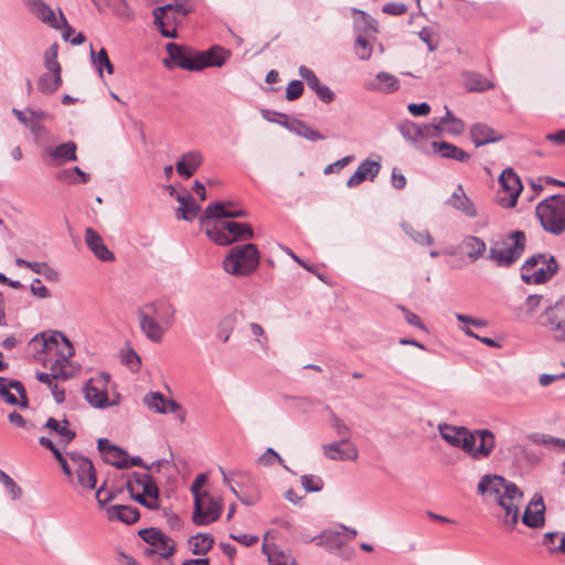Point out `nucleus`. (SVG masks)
I'll list each match as a JSON object with an SVG mask.
<instances>
[{
  "instance_id": "obj_1",
  "label": "nucleus",
  "mask_w": 565,
  "mask_h": 565,
  "mask_svg": "<svg viewBox=\"0 0 565 565\" xmlns=\"http://www.w3.org/2000/svg\"><path fill=\"white\" fill-rule=\"evenodd\" d=\"M31 344L35 348L42 347L41 350L45 353L43 365L49 369V372H36V380L50 387L56 403H63L65 390L55 381H66L75 374V366L70 361L75 353L71 341L62 332H54L50 337L44 333L41 338L34 337Z\"/></svg>"
},
{
  "instance_id": "obj_2",
  "label": "nucleus",
  "mask_w": 565,
  "mask_h": 565,
  "mask_svg": "<svg viewBox=\"0 0 565 565\" xmlns=\"http://www.w3.org/2000/svg\"><path fill=\"white\" fill-rule=\"evenodd\" d=\"M438 429L445 441L462 449L477 460L488 458L495 447L494 434L488 429H478L472 433L467 427L449 424H440Z\"/></svg>"
},
{
  "instance_id": "obj_3",
  "label": "nucleus",
  "mask_w": 565,
  "mask_h": 565,
  "mask_svg": "<svg viewBox=\"0 0 565 565\" xmlns=\"http://www.w3.org/2000/svg\"><path fill=\"white\" fill-rule=\"evenodd\" d=\"M137 317L145 337L160 343L175 322L177 308L170 300L161 298L145 305L138 310Z\"/></svg>"
},
{
  "instance_id": "obj_4",
  "label": "nucleus",
  "mask_w": 565,
  "mask_h": 565,
  "mask_svg": "<svg viewBox=\"0 0 565 565\" xmlns=\"http://www.w3.org/2000/svg\"><path fill=\"white\" fill-rule=\"evenodd\" d=\"M478 492L493 497L504 511V522L511 525L516 524L519 518L518 503L523 497L516 484L498 475H486L479 481Z\"/></svg>"
},
{
  "instance_id": "obj_5",
  "label": "nucleus",
  "mask_w": 565,
  "mask_h": 565,
  "mask_svg": "<svg viewBox=\"0 0 565 565\" xmlns=\"http://www.w3.org/2000/svg\"><path fill=\"white\" fill-rule=\"evenodd\" d=\"M39 444L54 455L66 476L76 475L77 482L82 488L90 490L96 487L95 468L88 458L78 452H68V459L65 458L60 448L47 437H40Z\"/></svg>"
},
{
  "instance_id": "obj_6",
  "label": "nucleus",
  "mask_w": 565,
  "mask_h": 565,
  "mask_svg": "<svg viewBox=\"0 0 565 565\" xmlns=\"http://www.w3.org/2000/svg\"><path fill=\"white\" fill-rule=\"evenodd\" d=\"M525 243L524 232H511L505 237L491 243L488 258L499 267H511L524 253Z\"/></svg>"
},
{
  "instance_id": "obj_7",
  "label": "nucleus",
  "mask_w": 565,
  "mask_h": 565,
  "mask_svg": "<svg viewBox=\"0 0 565 565\" xmlns=\"http://www.w3.org/2000/svg\"><path fill=\"white\" fill-rule=\"evenodd\" d=\"M260 254L253 243L233 246L223 260L224 270L236 277L253 274L259 266Z\"/></svg>"
},
{
  "instance_id": "obj_8",
  "label": "nucleus",
  "mask_w": 565,
  "mask_h": 565,
  "mask_svg": "<svg viewBox=\"0 0 565 565\" xmlns=\"http://www.w3.org/2000/svg\"><path fill=\"white\" fill-rule=\"evenodd\" d=\"M193 11V4L186 0L153 9V23L162 36L175 39L178 36L177 26L181 19Z\"/></svg>"
},
{
  "instance_id": "obj_9",
  "label": "nucleus",
  "mask_w": 565,
  "mask_h": 565,
  "mask_svg": "<svg viewBox=\"0 0 565 565\" xmlns=\"http://www.w3.org/2000/svg\"><path fill=\"white\" fill-rule=\"evenodd\" d=\"M535 214L542 227L554 235L565 232V195L555 194L541 201Z\"/></svg>"
},
{
  "instance_id": "obj_10",
  "label": "nucleus",
  "mask_w": 565,
  "mask_h": 565,
  "mask_svg": "<svg viewBox=\"0 0 565 565\" xmlns=\"http://www.w3.org/2000/svg\"><path fill=\"white\" fill-rule=\"evenodd\" d=\"M207 237L217 245L227 246L234 242L248 241L254 237L250 224L235 221H221L206 227Z\"/></svg>"
},
{
  "instance_id": "obj_11",
  "label": "nucleus",
  "mask_w": 565,
  "mask_h": 565,
  "mask_svg": "<svg viewBox=\"0 0 565 565\" xmlns=\"http://www.w3.org/2000/svg\"><path fill=\"white\" fill-rule=\"evenodd\" d=\"M558 265L554 256L536 254L529 257L521 267V278L526 284H543L557 273Z\"/></svg>"
},
{
  "instance_id": "obj_12",
  "label": "nucleus",
  "mask_w": 565,
  "mask_h": 565,
  "mask_svg": "<svg viewBox=\"0 0 565 565\" xmlns=\"http://www.w3.org/2000/svg\"><path fill=\"white\" fill-rule=\"evenodd\" d=\"M127 490L137 502L148 509L156 510L159 508L158 486L150 475L132 472L127 480Z\"/></svg>"
},
{
  "instance_id": "obj_13",
  "label": "nucleus",
  "mask_w": 565,
  "mask_h": 565,
  "mask_svg": "<svg viewBox=\"0 0 565 565\" xmlns=\"http://www.w3.org/2000/svg\"><path fill=\"white\" fill-rule=\"evenodd\" d=\"M358 532H320L318 535L306 539L331 554L339 555L343 559H350L354 553L349 542L353 541Z\"/></svg>"
},
{
  "instance_id": "obj_14",
  "label": "nucleus",
  "mask_w": 565,
  "mask_h": 565,
  "mask_svg": "<svg viewBox=\"0 0 565 565\" xmlns=\"http://www.w3.org/2000/svg\"><path fill=\"white\" fill-rule=\"evenodd\" d=\"M58 45L52 44L44 53V65L46 73L40 76L38 81V89L45 95L55 93L62 85V67L57 61Z\"/></svg>"
},
{
  "instance_id": "obj_15",
  "label": "nucleus",
  "mask_w": 565,
  "mask_h": 565,
  "mask_svg": "<svg viewBox=\"0 0 565 565\" xmlns=\"http://www.w3.org/2000/svg\"><path fill=\"white\" fill-rule=\"evenodd\" d=\"M222 505L218 499L203 492L202 497L196 495L192 519L195 525L205 526L218 519Z\"/></svg>"
},
{
  "instance_id": "obj_16",
  "label": "nucleus",
  "mask_w": 565,
  "mask_h": 565,
  "mask_svg": "<svg viewBox=\"0 0 565 565\" xmlns=\"http://www.w3.org/2000/svg\"><path fill=\"white\" fill-rule=\"evenodd\" d=\"M542 327L556 341H565V300L557 301L540 317Z\"/></svg>"
},
{
  "instance_id": "obj_17",
  "label": "nucleus",
  "mask_w": 565,
  "mask_h": 565,
  "mask_svg": "<svg viewBox=\"0 0 565 565\" xmlns=\"http://www.w3.org/2000/svg\"><path fill=\"white\" fill-rule=\"evenodd\" d=\"M499 183L501 186L498 194L499 203L503 207H514L523 189L519 175L512 169H505L499 178Z\"/></svg>"
},
{
  "instance_id": "obj_18",
  "label": "nucleus",
  "mask_w": 565,
  "mask_h": 565,
  "mask_svg": "<svg viewBox=\"0 0 565 565\" xmlns=\"http://www.w3.org/2000/svg\"><path fill=\"white\" fill-rule=\"evenodd\" d=\"M139 536L149 544L145 548L143 555L150 557L158 554L161 558H169L175 552L174 541L164 534V532H138Z\"/></svg>"
},
{
  "instance_id": "obj_19",
  "label": "nucleus",
  "mask_w": 565,
  "mask_h": 565,
  "mask_svg": "<svg viewBox=\"0 0 565 565\" xmlns=\"http://www.w3.org/2000/svg\"><path fill=\"white\" fill-rule=\"evenodd\" d=\"M108 382L109 375L106 373H99L86 383L84 388L85 398L92 406L105 408L113 405V403L109 402L107 394Z\"/></svg>"
},
{
  "instance_id": "obj_20",
  "label": "nucleus",
  "mask_w": 565,
  "mask_h": 565,
  "mask_svg": "<svg viewBox=\"0 0 565 565\" xmlns=\"http://www.w3.org/2000/svg\"><path fill=\"white\" fill-rule=\"evenodd\" d=\"M166 49L170 60L180 68L188 71L201 70L200 62L198 61L199 52L173 42L168 43Z\"/></svg>"
},
{
  "instance_id": "obj_21",
  "label": "nucleus",
  "mask_w": 565,
  "mask_h": 565,
  "mask_svg": "<svg viewBox=\"0 0 565 565\" xmlns=\"http://www.w3.org/2000/svg\"><path fill=\"white\" fill-rule=\"evenodd\" d=\"M247 216V211L232 201L215 202L207 205L201 216L202 225L207 226L210 218H235Z\"/></svg>"
},
{
  "instance_id": "obj_22",
  "label": "nucleus",
  "mask_w": 565,
  "mask_h": 565,
  "mask_svg": "<svg viewBox=\"0 0 565 565\" xmlns=\"http://www.w3.org/2000/svg\"><path fill=\"white\" fill-rule=\"evenodd\" d=\"M143 402L149 408L154 409L157 413H177V418L181 423L185 420V412L181 409L180 404L173 399L164 398V396L159 392H151L147 394Z\"/></svg>"
},
{
  "instance_id": "obj_23",
  "label": "nucleus",
  "mask_w": 565,
  "mask_h": 565,
  "mask_svg": "<svg viewBox=\"0 0 565 565\" xmlns=\"http://www.w3.org/2000/svg\"><path fill=\"white\" fill-rule=\"evenodd\" d=\"M0 399L11 405L18 404L21 407L28 406L24 386L19 381H9L4 377H0Z\"/></svg>"
},
{
  "instance_id": "obj_24",
  "label": "nucleus",
  "mask_w": 565,
  "mask_h": 565,
  "mask_svg": "<svg viewBox=\"0 0 565 565\" xmlns=\"http://www.w3.org/2000/svg\"><path fill=\"white\" fill-rule=\"evenodd\" d=\"M77 146L74 141H66L56 147H49L45 149L47 156L46 163L49 166H62L71 161H76Z\"/></svg>"
},
{
  "instance_id": "obj_25",
  "label": "nucleus",
  "mask_w": 565,
  "mask_h": 565,
  "mask_svg": "<svg viewBox=\"0 0 565 565\" xmlns=\"http://www.w3.org/2000/svg\"><path fill=\"white\" fill-rule=\"evenodd\" d=\"M398 130L404 138L412 141H417L420 138L440 136L439 125L434 124L418 126L412 121L406 120L398 126Z\"/></svg>"
},
{
  "instance_id": "obj_26",
  "label": "nucleus",
  "mask_w": 565,
  "mask_h": 565,
  "mask_svg": "<svg viewBox=\"0 0 565 565\" xmlns=\"http://www.w3.org/2000/svg\"><path fill=\"white\" fill-rule=\"evenodd\" d=\"M323 455L331 460H356L359 451L356 447L351 443L334 441L322 446Z\"/></svg>"
},
{
  "instance_id": "obj_27",
  "label": "nucleus",
  "mask_w": 565,
  "mask_h": 565,
  "mask_svg": "<svg viewBox=\"0 0 565 565\" xmlns=\"http://www.w3.org/2000/svg\"><path fill=\"white\" fill-rule=\"evenodd\" d=\"M545 504L541 494H535L527 504L522 522L529 527H541L544 524Z\"/></svg>"
},
{
  "instance_id": "obj_28",
  "label": "nucleus",
  "mask_w": 565,
  "mask_h": 565,
  "mask_svg": "<svg viewBox=\"0 0 565 565\" xmlns=\"http://www.w3.org/2000/svg\"><path fill=\"white\" fill-rule=\"evenodd\" d=\"M276 532H265L263 541V553L267 556L269 565H288L290 555L275 543Z\"/></svg>"
},
{
  "instance_id": "obj_29",
  "label": "nucleus",
  "mask_w": 565,
  "mask_h": 565,
  "mask_svg": "<svg viewBox=\"0 0 565 565\" xmlns=\"http://www.w3.org/2000/svg\"><path fill=\"white\" fill-rule=\"evenodd\" d=\"M97 448L104 456V460L107 463L119 469H127V463L125 461L127 459V452L124 449L111 445L106 438H99L97 440Z\"/></svg>"
},
{
  "instance_id": "obj_30",
  "label": "nucleus",
  "mask_w": 565,
  "mask_h": 565,
  "mask_svg": "<svg viewBox=\"0 0 565 565\" xmlns=\"http://www.w3.org/2000/svg\"><path fill=\"white\" fill-rule=\"evenodd\" d=\"M299 75L307 82L308 86L317 94L320 100L327 104L334 100V93L327 85L320 83L312 70L301 65L299 67Z\"/></svg>"
},
{
  "instance_id": "obj_31",
  "label": "nucleus",
  "mask_w": 565,
  "mask_h": 565,
  "mask_svg": "<svg viewBox=\"0 0 565 565\" xmlns=\"http://www.w3.org/2000/svg\"><path fill=\"white\" fill-rule=\"evenodd\" d=\"M279 117L282 120H278L277 122L285 126L289 131H291L300 137H303L310 141H318V140L324 139V136L322 134H320L318 130L313 129L312 127H310L302 120H298V119L290 120L287 117V115H285V114H279Z\"/></svg>"
},
{
  "instance_id": "obj_32",
  "label": "nucleus",
  "mask_w": 565,
  "mask_h": 565,
  "mask_svg": "<svg viewBox=\"0 0 565 565\" xmlns=\"http://www.w3.org/2000/svg\"><path fill=\"white\" fill-rule=\"evenodd\" d=\"M85 243L99 260L111 262L115 259L114 253L108 249L102 236L92 227L85 230Z\"/></svg>"
},
{
  "instance_id": "obj_33",
  "label": "nucleus",
  "mask_w": 565,
  "mask_h": 565,
  "mask_svg": "<svg viewBox=\"0 0 565 565\" xmlns=\"http://www.w3.org/2000/svg\"><path fill=\"white\" fill-rule=\"evenodd\" d=\"M24 2L30 12L41 22L56 30L61 28V23L57 20L54 10L51 9L43 0H24Z\"/></svg>"
},
{
  "instance_id": "obj_34",
  "label": "nucleus",
  "mask_w": 565,
  "mask_h": 565,
  "mask_svg": "<svg viewBox=\"0 0 565 565\" xmlns=\"http://www.w3.org/2000/svg\"><path fill=\"white\" fill-rule=\"evenodd\" d=\"M470 136L476 147H481L503 139V136L500 132L482 122L475 124L470 128Z\"/></svg>"
},
{
  "instance_id": "obj_35",
  "label": "nucleus",
  "mask_w": 565,
  "mask_h": 565,
  "mask_svg": "<svg viewBox=\"0 0 565 565\" xmlns=\"http://www.w3.org/2000/svg\"><path fill=\"white\" fill-rule=\"evenodd\" d=\"M44 428L49 429L51 433H55L60 437L58 445L62 447H66L76 437L75 430L71 428V423L66 418L58 420L50 417Z\"/></svg>"
},
{
  "instance_id": "obj_36",
  "label": "nucleus",
  "mask_w": 565,
  "mask_h": 565,
  "mask_svg": "<svg viewBox=\"0 0 565 565\" xmlns=\"http://www.w3.org/2000/svg\"><path fill=\"white\" fill-rule=\"evenodd\" d=\"M380 163L372 160H364L360 163L356 171L349 178L347 185L349 188H355L360 185L367 178L373 180L380 172Z\"/></svg>"
},
{
  "instance_id": "obj_37",
  "label": "nucleus",
  "mask_w": 565,
  "mask_h": 565,
  "mask_svg": "<svg viewBox=\"0 0 565 565\" xmlns=\"http://www.w3.org/2000/svg\"><path fill=\"white\" fill-rule=\"evenodd\" d=\"M365 88L388 94L399 88V81L392 74L380 72L374 79L365 83Z\"/></svg>"
},
{
  "instance_id": "obj_38",
  "label": "nucleus",
  "mask_w": 565,
  "mask_h": 565,
  "mask_svg": "<svg viewBox=\"0 0 565 565\" xmlns=\"http://www.w3.org/2000/svg\"><path fill=\"white\" fill-rule=\"evenodd\" d=\"M202 162L203 156L200 151H190L181 157L175 164V169L180 175L188 179L194 174Z\"/></svg>"
},
{
  "instance_id": "obj_39",
  "label": "nucleus",
  "mask_w": 565,
  "mask_h": 565,
  "mask_svg": "<svg viewBox=\"0 0 565 565\" xmlns=\"http://www.w3.org/2000/svg\"><path fill=\"white\" fill-rule=\"evenodd\" d=\"M177 201L180 203L175 211L177 218L192 221L196 217L201 207L190 193L177 194Z\"/></svg>"
},
{
  "instance_id": "obj_40",
  "label": "nucleus",
  "mask_w": 565,
  "mask_h": 565,
  "mask_svg": "<svg viewBox=\"0 0 565 565\" xmlns=\"http://www.w3.org/2000/svg\"><path fill=\"white\" fill-rule=\"evenodd\" d=\"M430 146L435 152L440 154L441 158L454 159L460 162H466L470 158V154L467 151L446 141H433Z\"/></svg>"
},
{
  "instance_id": "obj_41",
  "label": "nucleus",
  "mask_w": 565,
  "mask_h": 565,
  "mask_svg": "<svg viewBox=\"0 0 565 565\" xmlns=\"http://www.w3.org/2000/svg\"><path fill=\"white\" fill-rule=\"evenodd\" d=\"M228 51L214 46L205 52L198 53V61L200 62L201 70L209 66H222L228 57Z\"/></svg>"
},
{
  "instance_id": "obj_42",
  "label": "nucleus",
  "mask_w": 565,
  "mask_h": 565,
  "mask_svg": "<svg viewBox=\"0 0 565 565\" xmlns=\"http://www.w3.org/2000/svg\"><path fill=\"white\" fill-rule=\"evenodd\" d=\"M449 204L454 209L462 212L468 217L477 216V209L471 200L466 195L461 185H458L456 191L452 193L451 198L449 199Z\"/></svg>"
},
{
  "instance_id": "obj_43",
  "label": "nucleus",
  "mask_w": 565,
  "mask_h": 565,
  "mask_svg": "<svg viewBox=\"0 0 565 565\" xmlns=\"http://www.w3.org/2000/svg\"><path fill=\"white\" fill-rule=\"evenodd\" d=\"M139 516L138 509L131 505H113L107 510L109 520H118L127 525L134 524Z\"/></svg>"
},
{
  "instance_id": "obj_44",
  "label": "nucleus",
  "mask_w": 565,
  "mask_h": 565,
  "mask_svg": "<svg viewBox=\"0 0 565 565\" xmlns=\"http://www.w3.org/2000/svg\"><path fill=\"white\" fill-rule=\"evenodd\" d=\"M213 544L214 539L209 533L198 532L189 539V548L195 555L206 554Z\"/></svg>"
},
{
  "instance_id": "obj_45",
  "label": "nucleus",
  "mask_w": 565,
  "mask_h": 565,
  "mask_svg": "<svg viewBox=\"0 0 565 565\" xmlns=\"http://www.w3.org/2000/svg\"><path fill=\"white\" fill-rule=\"evenodd\" d=\"M446 108V114L444 117L440 118V120L436 124L439 125L440 134L443 131H447L450 135H461L465 130V124L461 119L455 117V115Z\"/></svg>"
},
{
  "instance_id": "obj_46",
  "label": "nucleus",
  "mask_w": 565,
  "mask_h": 565,
  "mask_svg": "<svg viewBox=\"0 0 565 565\" xmlns=\"http://www.w3.org/2000/svg\"><path fill=\"white\" fill-rule=\"evenodd\" d=\"M463 248L471 262L481 258L487 250L486 242L477 236H468L463 239Z\"/></svg>"
},
{
  "instance_id": "obj_47",
  "label": "nucleus",
  "mask_w": 565,
  "mask_h": 565,
  "mask_svg": "<svg viewBox=\"0 0 565 565\" xmlns=\"http://www.w3.org/2000/svg\"><path fill=\"white\" fill-rule=\"evenodd\" d=\"M90 57L92 63L100 77H103L104 68L109 75L114 74L115 67L108 57L107 51L104 47H102L97 53L90 49Z\"/></svg>"
},
{
  "instance_id": "obj_48",
  "label": "nucleus",
  "mask_w": 565,
  "mask_h": 565,
  "mask_svg": "<svg viewBox=\"0 0 565 565\" xmlns=\"http://www.w3.org/2000/svg\"><path fill=\"white\" fill-rule=\"evenodd\" d=\"M236 313L232 312L223 317L217 324L216 337L223 342H227L236 324Z\"/></svg>"
},
{
  "instance_id": "obj_49",
  "label": "nucleus",
  "mask_w": 565,
  "mask_h": 565,
  "mask_svg": "<svg viewBox=\"0 0 565 565\" xmlns=\"http://www.w3.org/2000/svg\"><path fill=\"white\" fill-rule=\"evenodd\" d=\"M466 88L469 92H484L493 88V83L489 82L486 77L478 73H471L466 76Z\"/></svg>"
},
{
  "instance_id": "obj_50",
  "label": "nucleus",
  "mask_w": 565,
  "mask_h": 565,
  "mask_svg": "<svg viewBox=\"0 0 565 565\" xmlns=\"http://www.w3.org/2000/svg\"><path fill=\"white\" fill-rule=\"evenodd\" d=\"M0 482L4 486L6 490L11 495L12 500L20 499L22 495V489L17 482L3 470L0 469Z\"/></svg>"
},
{
  "instance_id": "obj_51",
  "label": "nucleus",
  "mask_w": 565,
  "mask_h": 565,
  "mask_svg": "<svg viewBox=\"0 0 565 565\" xmlns=\"http://www.w3.org/2000/svg\"><path fill=\"white\" fill-rule=\"evenodd\" d=\"M302 488L307 492H319L323 488V480L316 475H303L300 478Z\"/></svg>"
},
{
  "instance_id": "obj_52",
  "label": "nucleus",
  "mask_w": 565,
  "mask_h": 565,
  "mask_svg": "<svg viewBox=\"0 0 565 565\" xmlns=\"http://www.w3.org/2000/svg\"><path fill=\"white\" fill-rule=\"evenodd\" d=\"M354 51L360 60L365 61L371 57L373 47L370 41H367L364 36L359 35L355 40Z\"/></svg>"
},
{
  "instance_id": "obj_53",
  "label": "nucleus",
  "mask_w": 565,
  "mask_h": 565,
  "mask_svg": "<svg viewBox=\"0 0 565 565\" xmlns=\"http://www.w3.org/2000/svg\"><path fill=\"white\" fill-rule=\"evenodd\" d=\"M332 427L335 429V433L341 437V443L348 444V441H350V427L345 425L343 420L337 417L335 415L332 416Z\"/></svg>"
},
{
  "instance_id": "obj_54",
  "label": "nucleus",
  "mask_w": 565,
  "mask_h": 565,
  "mask_svg": "<svg viewBox=\"0 0 565 565\" xmlns=\"http://www.w3.org/2000/svg\"><path fill=\"white\" fill-rule=\"evenodd\" d=\"M303 93V84L301 81H291L286 88V98L288 100L298 99Z\"/></svg>"
},
{
  "instance_id": "obj_55",
  "label": "nucleus",
  "mask_w": 565,
  "mask_h": 565,
  "mask_svg": "<svg viewBox=\"0 0 565 565\" xmlns=\"http://www.w3.org/2000/svg\"><path fill=\"white\" fill-rule=\"evenodd\" d=\"M407 10V6L403 2H388L382 8L383 13L394 17L403 15Z\"/></svg>"
},
{
  "instance_id": "obj_56",
  "label": "nucleus",
  "mask_w": 565,
  "mask_h": 565,
  "mask_svg": "<svg viewBox=\"0 0 565 565\" xmlns=\"http://www.w3.org/2000/svg\"><path fill=\"white\" fill-rule=\"evenodd\" d=\"M231 539L244 546H252L259 540L257 535H254L249 532H234L231 534Z\"/></svg>"
},
{
  "instance_id": "obj_57",
  "label": "nucleus",
  "mask_w": 565,
  "mask_h": 565,
  "mask_svg": "<svg viewBox=\"0 0 565 565\" xmlns=\"http://www.w3.org/2000/svg\"><path fill=\"white\" fill-rule=\"evenodd\" d=\"M30 289L32 295L36 298L46 299L51 297L49 289L42 284V281L39 278L33 279Z\"/></svg>"
},
{
  "instance_id": "obj_58",
  "label": "nucleus",
  "mask_w": 565,
  "mask_h": 565,
  "mask_svg": "<svg viewBox=\"0 0 565 565\" xmlns=\"http://www.w3.org/2000/svg\"><path fill=\"white\" fill-rule=\"evenodd\" d=\"M259 461L265 466H270L275 461H278L284 468L288 469L287 466L284 465L281 457L273 448H268L259 458Z\"/></svg>"
},
{
  "instance_id": "obj_59",
  "label": "nucleus",
  "mask_w": 565,
  "mask_h": 565,
  "mask_svg": "<svg viewBox=\"0 0 565 565\" xmlns=\"http://www.w3.org/2000/svg\"><path fill=\"white\" fill-rule=\"evenodd\" d=\"M399 309L402 310L407 323H409L420 330H426L422 319L416 313L412 312L411 310H408L406 307H403V306H401Z\"/></svg>"
},
{
  "instance_id": "obj_60",
  "label": "nucleus",
  "mask_w": 565,
  "mask_h": 565,
  "mask_svg": "<svg viewBox=\"0 0 565 565\" xmlns=\"http://www.w3.org/2000/svg\"><path fill=\"white\" fill-rule=\"evenodd\" d=\"M115 553V561L117 565H140L132 556L125 553L120 547H117Z\"/></svg>"
},
{
  "instance_id": "obj_61",
  "label": "nucleus",
  "mask_w": 565,
  "mask_h": 565,
  "mask_svg": "<svg viewBox=\"0 0 565 565\" xmlns=\"http://www.w3.org/2000/svg\"><path fill=\"white\" fill-rule=\"evenodd\" d=\"M28 111L30 113V115L32 117H34L32 119V121L30 122L29 128L35 135H38L39 132L44 130V127L40 124V120L44 117V113L43 111H35V110H31V109H29Z\"/></svg>"
},
{
  "instance_id": "obj_62",
  "label": "nucleus",
  "mask_w": 565,
  "mask_h": 565,
  "mask_svg": "<svg viewBox=\"0 0 565 565\" xmlns=\"http://www.w3.org/2000/svg\"><path fill=\"white\" fill-rule=\"evenodd\" d=\"M207 481V478L205 475L203 473H200L195 477L192 486H191V491L194 495V500L196 499V495L199 497H202L203 495V492L202 491V488L204 487V484L206 483Z\"/></svg>"
},
{
  "instance_id": "obj_63",
  "label": "nucleus",
  "mask_w": 565,
  "mask_h": 565,
  "mask_svg": "<svg viewBox=\"0 0 565 565\" xmlns=\"http://www.w3.org/2000/svg\"><path fill=\"white\" fill-rule=\"evenodd\" d=\"M407 109L413 116H427L430 113V106L427 103L409 104Z\"/></svg>"
},
{
  "instance_id": "obj_64",
  "label": "nucleus",
  "mask_w": 565,
  "mask_h": 565,
  "mask_svg": "<svg viewBox=\"0 0 565 565\" xmlns=\"http://www.w3.org/2000/svg\"><path fill=\"white\" fill-rule=\"evenodd\" d=\"M96 499L99 505H104L114 499V492L107 489L105 486H102L96 491Z\"/></svg>"
}]
</instances>
